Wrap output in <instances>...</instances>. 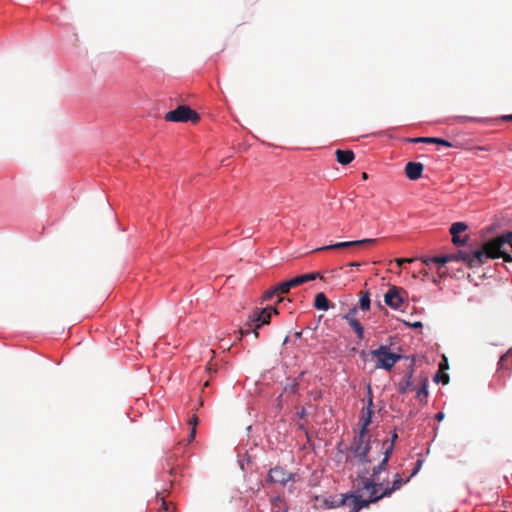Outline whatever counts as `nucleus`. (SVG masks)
I'll list each match as a JSON object with an SVG mask.
<instances>
[{"mask_svg": "<svg viewBox=\"0 0 512 512\" xmlns=\"http://www.w3.org/2000/svg\"><path fill=\"white\" fill-rule=\"evenodd\" d=\"M375 242H376L375 239H362V240H356V241L339 242V243H336V244H331V245H327V246L318 248L316 251L340 249V248H346V247L364 246V245H367V244H373Z\"/></svg>", "mask_w": 512, "mask_h": 512, "instance_id": "obj_11", "label": "nucleus"}, {"mask_svg": "<svg viewBox=\"0 0 512 512\" xmlns=\"http://www.w3.org/2000/svg\"><path fill=\"white\" fill-rule=\"evenodd\" d=\"M452 261H463L470 267L482 265L487 259L494 258L492 249L488 247V242L484 244L482 249L475 250L471 253L459 251L456 254H450Z\"/></svg>", "mask_w": 512, "mask_h": 512, "instance_id": "obj_4", "label": "nucleus"}, {"mask_svg": "<svg viewBox=\"0 0 512 512\" xmlns=\"http://www.w3.org/2000/svg\"><path fill=\"white\" fill-rule=\"evenodd\" d=\"M413 382H412V372H410L403 383L400 384V393H406L407 391L413 389L412 388Z\"/></svg>", "mask_w": 512, "mask_h": 512, "instance_id": "obj_27", "label": "nucleus"}, {"mask_svg": "<svg viewBox=\"0 0 512 512\" xmlns=\"http://www.w3.org/2000/svg\"><path fill=\"white\" fill-rule=\"evenodd\" d=\"M395 261L397 262V264L399 266H401L403 263H411L414 261V259L412 258H397L395 259Z\"/></svg>", "mask_w": 512, "mask_h": 512, "instance_id": "obj_33", "label": "nucleus"}, {"mask_svg": "<svg viewBox=\"0 0 512 512\" xmlns=\"http://www.w3.org/2000/svg\"><path fill=\"white\" fill-rule=\"evenodd\" d=\"M424 165L420 162H408L405 166L406 177L410 180H417L422 176Z\"/></svg>", "mask_w": 512, "mask_h": 512, "instance_id": "obj_12", "label": "nucleus"}, {"mask_svg": "<svg viewBox=\"0 0 512 512\" xmlns=\"http://www.w3.org/2000/svg\"><path fill=\"white\" fill-rule=\"evenodd\" d=\"M275 295H278L279 296V293L278 291L276 290V286H274L273 288L265 291L261 297V300L262 302H265V301H269L271 300Z\"/></svg>", "mask_w": 512, "mask_h": 512, "instance_id": "obj_28", "label": "nucleus"}, {"mask_svg": "<svg viewBox=\"0 0 512 512\" xmlns=\"http://www.w3.org/2000/svg\"><path fill=\"white\" fill-rule=\"evenodd\" d=\"M188 424L192 427H194V429H196V426L198 424V417L196 415H193L189 421H188Z\"/></svg>", "mask_w": 512, "mask_h": 512, "instance_id": "obj_34", "label": "nucleus"}, {"mask_svg": "<svg viewBox=\"0 0 512 512\" xmlns=\"http://www.w3.org/2000/svg\"><path fill=\"white\" fill-rule=\"evenodd\" d=\"M503 121H512V114L511 115H504L500 118Z\"/></svg>", "mask_w": 512, "mask_h": 512, "instance_id": "obj_38", "label": "nucleus"}, {"mask_svg": "<svg viewBox=\"0 0 512 512\" xmlns=\"http://www.w3.org/2000/svg\"><path fill=\"white\" fill-rule=\"evenodd\" d=\"M373 415V401L372 398L369 399L367 407L363 408L361 411V415L359 418V432H363V434H369L368 427L371 424Z\"/></svg>", "mask_w": 512, "mask_h": 512, "instance_id": "obj_10", "label": "nucleus"}, {"mask_svg": "<svg viewBox=\"0 0 512 512\" xmlns=\"http://www.w3.org/2000/svg\"><path fill=\"white\" fill-rule=\"evenodd\" d=\"M370 438V434L358 432L351 444L350 450L361 464H370L376 460L375 457L369 454L372 449Z\"/></svg>", "mask_w": 512, "mask_h": 512, "instance_id": "obj_3", "label": "nucleus"}, {"mask_svg": "<svg viewBox=\"0 0 512 512\" xmlns=\"http://www.w3.org/2000/svg\"><path fill=\"white\" fill-rule=\"evenodd\" d=\"M434 381L437 383L441 382L444 385H446L449 382V375L441 371H438L434 377Z\"/></svg>", "mask_w": 512, "mask_h": 512, "instance_id": "obj_30", "label": "nucleus"}, {"mask_svg": "<svg viewBox=\"0 0 512 512\" xmlns=\"http://www.w3.org/2000/svg\"><path fill=\"white\" fill-rule=\"evenodd\" d=\"M356 314H357V307H353L349 309V311L343 316V319H345L348 323L352 320H356Z\"/></svg>", "mask_w": 512, "mask_h": 512, "instance_id": "obj_31", "label": "nucleus"}, {"mask_svg": "<svg viewBox=\"0 0 512 512\" xmlns=\"http://www.w3.org/2000/svg\"><path fill=\"white\" fill-rule=\"evenodd\" d=\"M348 324L354 330V332L356 333L357 338L359 340H362L364 338V328L361 325L360 321L358 319H356V320H352Z\"/></svg>", "mask_w": 512, "mask_h": 512, "instance_id": "obj_25", "label": "nucleus"}, {"mask_svg": "<svg viewBox=\"0 0 512 512\" xmlns=\"http://www.w3.org/2000/svg\"><path fill=\"white\" fill-rule=\"evenodd\" d=\"M450 261H452V257L450 255H445V256H435V257H431V258H426L423 260V263L425 265H430L431 263H435L438 265H444Z\"/></svg>", "mask_w": 512, "mask_h": 512, "instance_id": "obj_20", "label": "nucleus"}, {"mask_svg": "<svg viewBox=\"0 0 512 512\" xmlns=\"http://www.w3.org/2000/svg\"><path fill=\"white\" fill-rule=\"evenodd\" d=\"M500 512H507V511H500Z\"/></svg>", "mask_w": 512, "mask_h": 512, "instance_id": "obj_44", "label": "nucleus"}, {"mask_svg": "<svg viewBox=\"0 0 512 512\" xmlns=\"http://www.w3.org/2000/svg\"><path fill=\"white\" fill-rule=\"evenodd\" d=\"M428 397V379L424 378L420 388L416 390V398L420 402H426Z\"/></svg>", "mask_w": 512, "mask_h": 512, "instance_id": "obj_19", "label": "nucleus"}, {"mask_svg": "<svg viewBox=\"0 0 512 512\" xmlns=\"http://www.w3.org/2000/svg\"><path fill=\"white\" fill-rule=\"evenodd\" d=\"M450 120H453V121L458 122V123H465V122H468V121H472V122H480V121H482V119H480V118L468 117V116H456V117L451 118Z\"/></svg>", "mask_w": 512, "mask_h": 512, "instance_id": "obj_29", "label": "nucleus"}, {"mask_svg": "<svg viewBox=\"0 0 512 512\" xmlns=\"http://www.w3.org/2000/svg\"><path fill=\"white\" fill-rule=\"evenodd\" d=\"M195 435H196V429H194V427L191 428V431H190V434H189V441H193L195 439Z\"/></svg>", "mask_w": 512, "mask_h": 512, "instance_id": "obj_36", "label": "nucleus"}, {"mask_svg": "<svg viewBox=\"0 0 512 512\" xmlns=\"http://www.w3.org/2000/svg\"><path fill=\"white\" fill-rule=\"evenodd\" d=\"M361 177H362L363 180H367L368 179V174L366 172H363Z\"/></svg>", "mask_w": 512, "mask_h": 512, "instance_id": "obj_40", "label": "nucleus"}, {"mask_svg": "<svg viewBox=\"0 0 512 512\" xmlns=\"http://www.w3.org/2000/svg\"><path fill=\"white\" fill-rule=\"evenodd\" d=\"M281 301H283V298L279 296V297H278V301H277V302L279 303V302H281Z\"/></svg>", "mask_w": 512, "mask_h": 512, "instance_id": "obj_43", "label": "nucleus"}, {"mask_svg": "<svg viewBox=\"0 0 512 512\" xmlns=\"http://www.w3.org/2000/svg\"><path fill=\"white\" fill-rule=\"evenodd\" d=\"M404 296H407V292L397 286H392L384 296V302L386 305L393 309H398L404 302Z\"/></svg>", "mask_w": 512, "mask_h": 512, "instance_id": "obj_8", "label": "nucleus"}, {"mask_svg": "<svg viewBox=\"0 0 512 512\" xmlns=\"http://www.w3.org/2000/svg\"><path fill=\"white\" fill-rule=\"evenodd\" d=\"M359 308L363 311L370 309V294L368 291L360 292Z\"/></svg>", "mask_w": 512, "mask_h": 512, "instance_id": "obj_22", "label": "nucleus"}, {"mask_svg": "<svg viewBox=\"0 0 512 512\" xmlns=\"http://www.w3.org/2000/svg\"><path fill=\"white\" fill-rule=\"evenodd\" d=\"M164 119L168 122H188L196 123L199 121V114L192 110L189 106L181 105L175 110L169 111L165 114Z\"/></svg>", "mask_w": 512, "mask_h": 512, "instance_id": "obj_6", "label": "nucleus"}, {"mask_svg": "<svg viewBox=\"0 0 512 512\" xmlns=\"http://www.w3.org/2000/svg\"><path fill=\"white\" fill-rule=\"evenodd\" d=\"M421 465H422V461H421V460H418V461H417V465H416L415 469L413 470V472H412L411 476H413L414 474H416V473H417V471L420 469Z\"/></svg>", "mask_w": 512, "mask_h": 512, "instance_id": "obj_37", "label": "nucleus"}, {"mask_svg": "<svg viewBox=\"0 0 512 512\" xmlns=\"http://www.w3.org/2000/svg\"><path fill=\"white\" fill-rule=\"evenodd\" d=\"M406 481H404L401 476L399 474H396L394 476V479H393V483H392V486H387V487H383L382 486V489L380 490L381 492V496L383 497H388L390 496L393 492H395L396 490L400 489V487L405 483Z\"/></svg>", "mask_w": 512, "mask_h": 512, "instance_id": "obj_14", "label": "nucleus"}, {"mask_svg": "<svg viewBox=\"0 0 512 512\" xmlns=\"http://www.w3.org/2000/svg\"><path fill=\"white\" fill-rule=\"evenodd\" d=\"M371 355L377 360L376 368L385 369L387 371H390L401 359V355L390 352V348L385 345H381L379 348L372 350Z\"/></svg>", "mask_w": 512, "mask_h": 512, "instance_id": "obj_5", "label": "nucleus"}, {"mask_svg": "<svg viewBox=\"0 0 512 512\" xmlns=\"http://www.w3.org/2000/svg\"><path fill=\"white\" fill-rule=\"evenodd\" d=\"M299 383L297 379H288L287 384L284 387V392L289 394H295L298 391Z\"/></svg>", "mask_w": 512, "mask_h": 512, "instance_id": "obj_26", "label": "nucleus"}, {"mask_svg": "<svg viewBox=\"0 0 512 512\" xmlns=\"http://www.w3.org/2000/svg\"><path fill=\"white\" fill-rule=\"evenodd\" d=\"M337 161L342 165H348L354 160V153L351 150H336Z\"/></svg>", "mask_w": 512, "mask_h": 512, "instance_id": "obj_16", "label": "nucleus"}, {"mask_svg": "<svg viewBox=\"0 0 512 512\" xmlns=\"http://www.w3.org/2000/svg\"><path fill=\"white\" fill-rule=\"evenodd\" d=\"M436 418H437L438 420H441V419L443 418V414H442V413H438V414L436 415Z\"/></svg>", "mask_w": 512, "mask_h": 512, "instance_id": "obj_41", "label": "nucleus"}, {"mask_svg": "<svg viewBox=\"0 0 512 512\" xmlns=\"http://www.w3.org/2000/svg\"><path fill=\"white\" fill-rule=\"evenodd\" d=\"M292 288H295V285L292 281V279L288 281H284L276 285V290L280 294H287Z\"/></svg>", "mask_w": 512, "mask_h": 512, "instance_id": "obj_24", "label": "nucleus"}, {"mask_svg": "<svg viewBox=\"0 0 512 512\" xmlns=\"http://www.w3.org/2000/svg\"><path fill=\"white\" fill-rule=\"evenodd\" d=\"M296 478L297 475L295 473L287 472L283 467L276 466L269 470L267 481L272 484L285 486L290 481L295 482Z\"/></svg>", "mask_w": 512, "mask_h": 512, "instance_id": "obj_7", "label": "nucleus"}, {"mask_svg": "<svg viewBox=\"0 0 512 512\" xmlns=\"http://www.w3.org/2000/svg\"><path fill=\"white\" fill-rule=\"evenodd\" d=\"M410 142H413V143H429V144H440V145H443V146H446V147H452V144L447 141V140H444L442 138H436V137H419V138H412V139H409Z\"/></svg>", "mask_w": 512, "mask_h": 512, "instance_id": "obj_15", "label": "nucleus"}, {"mask_svg": "<svg viewBox=\"0 0 512 512\" xmlns=\"http://www.w3.org/2000/svg\"><path fill=\"white\" fill-rule=\"evenodd\" d=\"M411 326L413 328H421L422 327V323L417 321V322H414L413 324H411Z\"/></svg>", "mask_w": 512, "mask_h": 512, "instance_id": "obj_39", "label": "nucleus"}, {"mask_svg": "<svg viewBox=\"0 0 512 512\" xmlns=\"http://www.w3.org/2000/svg\"><path fill=\"white\" fill-rule=\"evenodd\" d=\"M332 306L333 304H331L323 292L316 294L314 301V307L316 309L327 311Z\"/></svg>", "mask_w": 512, "mask_h": 512, "instance_id": "obj_17", "label": "nucleus"}, {"mask_svg": "<svg viewBox=\"0 0 512 512\" xmlns=\"http://www.w3.org/2000/svg\"><path fill=\"white\" fill-rule=\"evenodd\" d=\"M359 265H360V264H359V263H357V262H353V263H351V264H350V266H353V267H357V266H359Z\"/></svg>", "mask_w": 512, "mask_h": 512, "instance_id": "obj_42", "label": "nucleus"}, {"mask_svg": "<svg viewBox=\"0 0 512 512\" xmlns=\"http://www.w3.org/2000/svg\"><path fill=\"white\" fill-rule=\"evenodd\" d=\"M319 276H320L319 273L313 272V273H308V274H303V275L297 276V277L293 278L292 281H293L295 287H297V286H300L308 281L315 280Z\"/></svg>", "mask_w": 512, "mask_h": 512, "instance_id": "obj_18", "label": "nucleus"}, {"mask_svg": "<svg viewBox=\"0 0 512 512\" xmlns=\"http://www.w3.org/2000/svg\"><path fill=\"white\" fill-rule=\"evenodd\" d=\"M278 310L274 306H267L265 308H254L251 314L249 315L246 323L240 329L241 336H246L251 332L254 334V337L257 339L258 329H260L263 325H267L270 323L272 315H277Z\"/></svg>", "mask_w": 512, "mask_h": 512, "instance_id": "obj_2", "label": "nucleus"}, {"mask_svg": "<svg viewBox=\"0 0 512 512\" xmlns=\"http://www.w3.org/2000/svg\"><path fill=\"white\" fill-rule=\"evenodd\" d=\"M350 501H351V510L349 512H359L360 508L358 507L356 502H353V500H350Z\"/></svg>", "mask_w": 512, "mask_h": 512, "instance_id": "obj_35", "label": "nucleus"}, {"mask_svg": "<svg viewBox=\"0 0 512 512\" xmlns=\"http://www.w3.org/2000/svg\"><path fill=\"white\" fill-rule=\"evenodd\" d=\"M159 512H172L170 510V504H168L163 499H161V504H160V507H159Z\"/></svg>", "mask_w": 512, "mask_h": 512, "instance_id": "obj_32", "label": "nucleus"}, {"mask_svg": "<svg viewBox=\"0 0 512 512\" xmlns=\"http://www.w3.org/2000/svg\"><path fill=\"white\" fill-rule=\"evenodd\" d=\"M272 511L273 512H286L287 506L284 499L281 496H277L273 498L271 501Z\"/></svg>", "mask_w": 512, "mask_h": 512, "instance_id": "obj_21", "label": "nucleus"}, {"mask_svg": "<svg viewBox=\"0 0 512 512\" xmlns=\"http://www.w3.org/2000/svg\"><path fill=\"white\" fill-rule=\"evenodd\" d=\"M349 500H350L349 494H341V499L338 502L325 500V505L328 508L340 507L343 505H347Z\"/></svg>", "mask_w": 512, "mask_h": 512, "instance_id": "obj_23", "label": "nucleus"}, {"mask_svg": "<svg viewBox=\"0 0 512 512\" xmlns=\"http://www.w3.org/2000/svg\"><path fill=\"white\" fill-rule=\"evenodd\" d=\"M467 229V225L463 222H455L452 224L450 228V233L452 235V242L455 245L462 246L465 243V240L460 238V233L464 232Z\"/></svg>", "mask_w": 512, "mask_h": 512, "instance_id": "obj_13", "label": "nucleus"}, {"mask_svg": "<svg viewBox=\"0 0 512 512\" xmlns=\"http://www.w3.org/2000/svg\"><path fill=\"white\" fill-rule=\"evenodd\" d=\"M397 438H398V435H397L396 431H394L393 434H392V437H391L390 444L386 448H384V451H383L384 457H383V459L381 460V462L377 466L373 467V475L374 476L379 475L382 471H384L386 469L387 463H388L389 458H390V456L392 454V451H393V448H394V444H395Z\"/></svg>", "mask_w": 512, "mask_h": 512, "instance_id": "obj_9", "label": "nucleus"}, {"mask_svg": "<svg viewBox=\"0 0 512 512\" xmlns=\"http://www.w3.org/2000/svg\"><path fill=\"white\" fill-rule=\"evenodd\" d=\"M357 486L358 492L362 494H349V496L350 500L356 502L360 510L368 508L371 504L384 498L381 496L382 483L378 482V475L374 476L372 473L371 477L359 476Z\"/></svg>", "mask_w": 512, "mask_h": 512, "instance_id": "obj_1", "label": "nucleus"}]
</instances>
